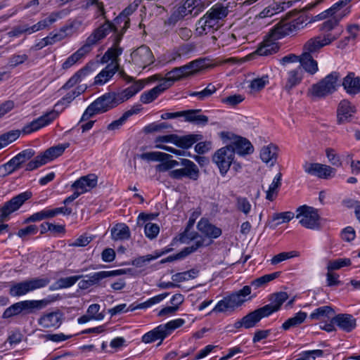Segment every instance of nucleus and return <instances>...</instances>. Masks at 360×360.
<instances>
[{
    "instance_id": "obj_1",
    "label": "nucleus",
    "mask_w": 360,
    "mask_h": 360,
    "mask_svg": "<svg viewBox=\"0 0 360 360\" xmlns=\"http://www.w3.org/2000/svg\"><path fill=\"white\" fill-rule=\"evenodd\" d=\"M117 92H108L91 103L83 113L80 122L86 121L96 115L102 114L122 103Z\"/></svg>"
},
{
    "instance_id": "obj_2",
    "label": "nucleus",
    "mask_w": 360,
    "mask_h": 360,
    "mask_svg": "<svg viewBox=\"0 0 360 360\" xmlns=\"http://www.w3.org/2000/svg\"><path fill=\"white\" fill-rule=\"evenodd\" d=\"M340 78V74L338 72H332L317 83L314 84L309 89V94L313 98H326L337 91Z\"/></svg>"
},
{
    "instance_id": "obj_3",
    "label": "nucleus",
    "mask_w": 360,
    "mask_h": 360,
    "mask_svg": "<svg viewBox=\"0 0 360 360\" xmlns=\"http://www.w3.org/2000/svg\"><path fill=\"white\" fill-rule=\"evenodd\" d=\"M250 293V286L245 285L240 290L220 300L212 311L217 312H225L229 310L233 311L235 308L243 304L247 300L246 297Z\"/></svg>"
},
{
    "instance_id": "obj_4",
    "label": "nucleus",
    "mask_w": 360,
    "mask_h": 360,
    "mask_svg": "<svg viewBox=\"0 0 360 360\" xmlns=\"http://www.w3.org/2000/svg\"><path fill=\"white\" fill-rule=\"evenodd\" d=\"M50 278L48 277H36L12 285L9 294L12 297H20L35 290L43 288L49 285Z\"/></svg>"
},
{
    "instance_id": "obj_5",
    "label": "nucleus",
    "mask_w": 360,
    "mask_h": 360,
    "mask_svg": "<svg viewBox=\"0 0 360 360\" xmlns=\"http://www.w3.org/2000/svg\"><path fill=\"white\" fill-rule=\"evenodd\" d=\"M69 143H65L46 149L44 152L37 155L33 160L30 161L26 165L25 170H34L54 160L55 158L60 156L64 153L65 150L69 148Z\"/></svg>"
},
{
    "instance_id": "obj_6",
    "label": "nucleus",
    "mask_w": 360,
    "mask_h": 360,
    "mask_svg": "<svg viewBox=\"0 0 360 360\" xmlns=\"http://www.w3.org/2000/svg\"><path fill=\"white\" fill-rule=\"evenodd\" d=\"M184 322V319H178L171 321L166 324L160 325L143 335L142 341L145 343H150L158 340H163L167 336L170 335L174 330L181 327Z\"/></svg>"
},
{
    "instance_id": "obj_7",
    "label": "nucleus",
    "mask_w": 360,
    "mask_h": 360,
    "mask_svg": "<svg viewBox=\"0 0 360 360\" xmlns=\"http://www.w3.org/2000/svg\"><path fill=\"white\" fill-rule=\"evenodd\" d=\"M296 213V218L300 219V223L302 226L309 229L320 228V217L316 209L302 205L297 209Z\"/></svg>"
},
{
    "instance_id": "obj_8",
    "label": "nucleus",
    "mask_w": 360,
    "mask_h": 360,
    "mask_svg": "<svg viewBox=\"0 0 360 360\" xmlns=\"http://www.w3.org/2000/svg\"><path fill=\"white\" fill-rule=\"evenodd\" d=\"M302 20L297 18L292 21L288 22L285 20L279 21L274 27L269 31L268 37L271 40H278L292 32L300 30L302 26Z\"/></svg>"
},
{
    "instance_id": "obj_9",
    "label": "nucleus",
    "mask_w": 360,
    "mask_h": 360,
    "mask_svg": "<svg viewBox=\"0 0 360 360\" xmlns=\"http://www.w3.org/2000/svg\"><path fill=\"white\" fill-rule=\"evenodd\" d=\"M234 150L231 146H226L218 149L212 155V160L218 167L220 174L225 176L234 160Z\"/></svg>"
},
{
    "instance_id": "obj_10",
    "label": "nucleus",
    "mask_w": 360,
    "mask_h": 360,
    "mask_svg": "<svg viewBox=\"0 0 360 360\" xmlns=\"http://www.w3.org/2000/svg\"><path fill=\"white\" fill-rule=\"evenodd\" d=\"M343 30H340L335 34H325L323 37L317 36L309 39L304 45L303 53H311L319 51L324 46L330 44L332 41L336 40L341 35Z\"/></svg>"
},
{
    "instance_id": "obj_11",
    "label": "nucleus",
    "mask_w": 360,
    "mask_h": 360,
    "mask_svg": "<svg viewBox=\"0 0 360 360\" xmlns=\"http://www.w3.org/2000/svg\"><path fill=\"white\" fill-rule=\"evenodd\" d=\"M32 196V192L27 191L14 196L10 200L5 202L0 210V222L2 223L6 221L11 214L18 210Z\"/></svg>"
},
{
    "instance_id": "obj_12",
    "label": "nucleus",
    "mask_w": 360,
    "mask_h": 360,
    "mask_svg": "<svg viewBox=\"0 0 360 360\" xmlns=\"http://www.w3.org/2000/svg\"><path fill=\"white\" fill-rule=\"evenodd\" d=\"M181 165L184 168L174 169L169 172V175L174 179H181L188 177L193 180H197L199 176V169L196 165L188 159H181Z\"/></svg>"
},
{
    "instance_id": "obj_13",
    "label": "nucleus",
    "mask_w": 360,
    "mask_h": 360,
    "mask_svg": "<svg viewBox=\"0 0 360 360\" xmlns=\"http://www.w3.org/2000/svg\"><path fill=\"white\" fill-rule=\"evenodd\" d=\"M126 274L124 269H117L113 271H103L94 273L92 276H86L87 279H83L78 283V286L82 290H86L91 286L97 284L100 281L108 277H115Z\"/></svg>"
},
{
    "instance_id": "obj_14",
    "label": "nucleus",
    "mask_w": 360,
    "mask_h": 360,
    "mask_svg": "<svg viewBox=\"0 0 360 360\" xmlns=\"http://www.w3.org/2000/svg\"><path fill=\"white\" fill-rule=\"evenodd\" d=\"M132 63L140 68L144 69L154 62V56L150 49L142 45L131 54Z\"/></svg>"
},
{
    "instance_id": "obj_15",
    "label": "nucleus",
    "mask_w": 360,
    "mask_h": 360,
    "mask_svg": "<svg viewBox=\"0 0 360 360\" xmlns=\"http://www.w3.org/2000/svg\"><path fill=\"white\" fill-rule=\"evenodd\" d=\"M58 115L59 113L57 110H52L37 119L34 120L30 124L25 125L22 128V132L25 134H28L37 131L52 122L56 117H58Z\"/></svg>"
},
{
    "instance_id": "obj_16",
    "label": "nucleus",
    "mask_w": 360,
    "mask_h": 360,
    "mask_svg": "<svg viewBox=\"0 0 360 360\" xmlns=\"http://www.w3.org/2000/svg\"><path fill=\"white\" fill-rule=\"evenodd\" d=\"M58 115L59 113L57 110H52L37 119L34 120L30 124L25 125L22 128V132L25 134H28L37 131L52 122L56 117H58Z\"/></svg>"
},
{
    "instance_id": "obj_17",
    "label": "nucleus",
    "mask_w": 360,
    "mask_h": 360,
    "mask_svg": "<svg viewBox=\"0 0 360 360\" xmlns=\"http://www.w3.org/2000/svg\"><path fill=\"white\" fill-rule=\"evenodd\" d=\"M303 168L306 173L325 179L334 176L336 172L335 169L330 166L321 163L305 162Z\"/></svg>"
},
{
    "instance_id": "obj_18",
    "label": "nucleus",
    "mask_w": 360,
    "mask_h": 360,
    "mask_svg": "<svg viewBox=\"0 0 360 360\" xmlns=\"http://www.w3.org/2000/svg\"><path fill=\"white\" fill-rule=\"evenodd\" d=\"M58 297L49 296L48 297L40 300H25L19 302L21 312L22 314H29L33 313L35 310L44 308L49 304L56 301Z\"/></svg>"
},
{
    "instance_id": "obj_19",
    "label": "nucleus",
    "mask_w": 360,
    "mask_h": 360,
    "mask_svg": "<svg viewBox=\"0 0 360 360\" xmlns=\"http://www.w3.org/2000/svg\"><path fill=\"white\" fill-rule=\"evenodd\" d=\"M64 320L63 314L56 310L43 314L38 320V323L45 328H58Z\"/></svg>"
},
{
    "instance_id": "obj_20",
    "label": "nucleus",
    "mask_w": 360,
    "mask_h": 360,
    "mask_svg": "<svg viewBox=\"0 0 360 360\" xmlns=\"http://www.w3.org/2000/svg\"><path fill=\"white\" fill-rule=\"evenodd\" d=\"M350 8L351 6L346 8L340 14L324 21L319 25V30L326 34H335L340 29L342 30V27H339V22L342 18L350 13Z\"/></svg>"
},
{
    "instance_id": "obj_21",
    "label": "nucleus",
    "mask_w": 360,
    "mask_h": 360,
    "mask_svg": "<svg viewBox=\"0 0 360 360\" xmlns=\"http://www.w3.org/2000/svg\"><path fill=\"white\" fill-rule=\"evenodd\" d=\"M355 112V107L348 100H342L337 109L338 123L342 124L349 122Z\"/></svg>"
},
{
    "instance_id": "obj_22",
    "label": "nucleus",
    "mask_w": 360,
    "mask_h": 360,
    "mask_svg": "<svg viewBox=\"0 0 360 360\" xmlns=\"http://www.w3.org/2000/svg\"><path fill=\"white\" fill-rule=\"evenodd\" d=\"M111 32H113L111 22L107 20L88 37L85 43L92 49L94 45H95L99 40L105 37Z\"/></svg>"
},
{
    "instance_id": "obj_23",
    "label": "nucleus",
    "mask_w": 360,
    "mask_h": 360,
    "mask_svg": "<svg viewBox=\"0 0 360 360\" xmlns=\"http://www.w3.org/2000/svg\"><path fill=\"white\" fill-rule=\"evenodd\" d=\"M288 299V295L286 292H278L270 295L269 301L271 303L264 305L263 309L265 310L268 316L274 312L278 311L282 304Z\"/></svg>"
},
{
    "instance_id": "obj_24",
    "label": "nucleus",
    "mask_w": 360,
    "mask_h": 360,
    "mask_svg": "<svg viewBox=\"0 0 360 360\" xmlns=\"http://www.w3.org/2000/svg\"><path fill=\"white\" fill-rule=\"evenodd\" d=\"M121 40L122 35H116L114 37L112 46L108 49L101 58V62L103 63H108L111 60V63L115 62L117 64H119L118 57L123 51L122 48L119 46Z\"/></svg>"
},
{
    "instance_id": "obj_25",
    "label": "nucleus",
    "mask_w": 360,
    "mask_h": 360,
    "mask_svg": "<svg viewBox=\"0 0 360 360\" xmlns=\"http://www.w3.org/2000/svg\"><path fill=\"white\" fill-rule=\"evenodd\" d=\"M332 323L347 333L352 331L356 326V319L349 314H338L332 319Z\"/></svg>"
},
{
    "instance_id": "obj_26",
    "label": "nucleus",
    "mask_w": 360,
    "mask_h": 360,
    "mask_svg": "<svg viewBox=\"0 0 360 360\" xmlns=\"http://www.w3.org/2000/svg\"><path fill=\"white\" fill-rule=\"evenodd\" d=\"M198 26L197 30H199L200 34H207L211 30L217 31L221 25L219 20L207 13L198 20Z\"/></svg>"
},
{
    "instance_id": "obj_27",
    "label": "nucleus",
    "mask_w": 360,
    "mask_h": 360,
    "mask_svg": "<svg viewBox=\"0 0 360 360\" xmlns=\"http://www.w3.org/2000/svg\"><path fill=\"white\" fill-rule=\"evenodd\" d=\"M228 146L232 147L234 150V154L236 153L242 156L252 154L254 152V147L250 141L241 136H237L236 139Z\"/></svg>"
},
{
    "instance_id": "obj_28",
    "label": "nucleus",
    "mask_w": 360,
    "mask_h": 360,
    "mask_svg": "<svg viewBox=\"0 0 360 360\" xmlns=\"http://www.w3.org/2000/svg\"><path fill=\"white\" fill-rule=\"evenodd\" d=\"M98 177L94 174H89L86 176L80 177L75 181L71 186L72 189L80 190L83 193L89 189L96 187L97 185Z\"/></svg>"
},
{
    "instance_id": "obj_29",
    "label": "nucleus",
    "mask_w": 360,
    "mask_h": 360,
    "mask_svg": "<svg viewBox=\"0 0 360 360\" xmlns=\"http://www.w3.org/2000/svg\"><path fill=\"white\" fill-rule=\"evenodd\" d=\"M95 65L94 62H89L84 68L77 71L72 76L67 82L60 88V90H68L80 82L82 78L94 70L93 67Z\"/></svg>"
},
{
    "instance_id": "obj_30",
    "label": "nucleus",
    "mask_w": 360,
    "mask_h": 360,
    "mask_svg": "<svg viewBox=\"0 0 360 360\" xmlns=\"http://www.w3.org/2000/svg\"><path fill=\"white\" fill-rule=\"evenodd\" d=\"M197 228L200 232L210 239L217 238L222 233L220 228L210 223L209 221L205 219H201L198 221Z\"/></svg>"
},
{
    "instance_id": "obj_31",
    "label": "nucleus",
    "mask_w": 360,
    "mask_h": 360,
    "mask_svg": "<svg viewBox=\"0 0 360 360\" xmlns=\"http://www.w3.org/2000/svg\"><path fill=\"white\" fill-rule=\"evenodd\" d=\"M303 77V71L301 67H295L288 71L285 78L284 89L290 91L292 88L298 85Z\"/></svg>"
},
{
    "instance_id": "obj_32",
    "label": "nucleus",
    "mask_w": 360,
    "mask_h": 360,
    "mask_svg": "<svg viewBox=\"0 0 360 360\" xmlns=\"http://www.w3.org/2000/svg\"><path fill=\"white\" fill-rule=\"evenodd\" d=\"M342 86L349 95H356L360 93V77H356L354 72H349L343 79Z\"/></svg>"
},
{
    "instance_id": "obj_33",
    "label": "nucleus",
    "mask_w": 360,
    "mask_h": 360,
    "mask_svg": "<svg viewBox=\"0 0 360 360\" xmlns=\"http://www.w3.org/2000/svg\"><path fill=\"white\" fill-rule=\"evenodd\" d=\"M118 68L119 64H117L115 62L108 64L95 77L94 84L97 85L104 84L118 71Z\"/></svg>"
},
{
    "instance_id": "obj_34",
    "label": "nucleus",
    "mask_w": 360,
    "mask_h": 360,
    "mask_svg": "<svg viewBox=\"0 0 360 360\" xmlns=\"http://www.w3.org/2000/svg\"><path fill=\"white\" fill-rule=\"evenodd\" d=\"M169 87V84L164 81L153 88L152 89L143 92L140 96V101L143 103L147 104L155 101L159 95Z\"/></svg>"
},
{
    "instance_id": "obj_35",
    "label": "nucleus",
    "mask_w": 360,
    "mask_h": 360,
    "mask_svg": "<svg viewBox=\"0 0 360 360\" xmlns=\"http://www.w3.org/2000/svg\"><path fill=\"white\" fill-rule=\"evenodd\" d=\"M267 316H269L263 307H260L248 313L246 316L243 317L245 323V328L249 329L256 326L262 319Z\"/></svg>"
},
{
    "instance_id": "obj_36",
    "label": "nucleus",
    "mask_w": 360,
    "mask_h": 360,
    "mask_svg": "<svg viewBox=\"0 0 360 360\" xmlns=\"http://www.w3.org/2000/svg\"><path fill=\"white\" fill-rule=\"evenodd\" d=\"M91 48L86 43L79 48L76 52L69 56L65 61L63 63V69L67 70L75 65L77 62L84 58L89 53L91 52Z\"/></svg>"
},
{
    "instance_id": "obj_37",
    "label": "nucleus",
    "mask_w": 360,
    "mask_h": 360,
    "mask_svg": "<svg viewBox=\"0 0 360 360\" xmlns=\"http://www.w3.org/2000/svg\"><path fill=\"white\" fill-rule=\"evenodd\" d=\"M299 63L300 65L297 66L310 75H314L319 70L317 61L309 53H302Z\"/></svg>"
},
{
    "instance_id": "obj_38",
    "label": "nucleus",
    "mask_w": 360,
    "mask_h": 360,
    "mask_svg": "<svg viewBox=\"0 0 360 360\" xmlns=\"http://www.w3.org/2000/svg\"><path fill=\"white\" fill-rule=\"evenodd\" d=\"M141 110V105H135L131 109L126 111L123 113V115L118 119L110 124H109L107 127L108 130L113 131L120 129L128 120L131 116L138 114Z\"/></svg>"
},
{
    "instance_id": "obj_39",
    "label": "nucleus",
    "mask_w": 360,
    "mask_h": 360,
    "mask_svg": "<svg viewBox=\"0 0 360 360\" xmlns=\"http://www.w3.org/2000/svg\"><path fill=\"white\" fill-rule=\"evenodd\" d=\"M278 150V146L273 143L264 146L260 151L262 160L265 163L270 162L271 166H273L277 160Z\"/></svg>"
},
{
    "instance_id": "obj_40",
    "label": "nucleus",
    "mask_w": 360,
    "mask_h": 360,
    "mask_svg": "<svg viewBox=\"0 0 360 360\" xmlns=\"http://www.w3.org/2000/svg\"><path fill=\"white\" fill-rule=\"evenodd\" d=\"M186 65H183L179 68H175L166 75V78L164 79L165 82L169 84V87L173 84L175 81H177L183 77L191 75Z\"/></svg>"
},
{
    "instance_id": "obj_41",
    "label": "nucleus",
    "mask_w": 360,
    "mask_h": 360,
    "mask_svg": "<svg viewBox=\"0 0 360 360\" xmlns=\"http://www.w3.org/2000/svg\"><path fill=\"white\" fill-rule=\"evenodd\" d=\"M200 112V109L184 110L183 117H185V120L187 122L205 125L209 121L208 117L204 115H198Z\"/></svg>"
},
{
    "instance_id": "obj_42",
    "label": "nucleus",
    "mask_w": 360,
    "mask_h": 360,
    "mask_svg": "<svg viewBox=\"0 0 360 360\" xmlns=\"http://www.w3.org/2000/svg\"><path fill=\"white\" fill-rule=\"evenodd\" d=\"M145 83L143 80H138L134 82L130 86L122 90V91L117 92L122 102H124L133 97L136 94L143 89Z\"/></svg>"
},
{
    "instance_id": "obj_43",
    "label": "nucleus",
    "mask_w": 360,
    "mask_h": 360,
    "mask_svg": "<svg viewBox=\"0 0 360 360\" xmlns=\"http://www.w3.org/2000/svg\"><path fill=\"white\" fill-rule=\"evenodd\" d=\"M202 136L200 134H188L186 136H178L176 139L175 145L177 147L188 149L191 148L195 143L201 140Z\"/></svg>"
},
{
    "instance_id": "obj_44",
    "label": "nucleus",
    "mask_w": 360,
    "mask_h": 360,
    "mask_svg": "<svg viewBox=\"0 0 360 360\" xmlns=\"http://www.w3.org/2000/svg\"><path fill=\"white\" fill-rule=\"evenodd\" d=\"M210 0H186L184 4L183 9L191 8L189 13L191 15H196L200 12L205 6L210 4Z\"/></svg>"
},
{
    "instance_id": "obj_45",
    "label": "nucleus",
    "mask_w": 360,
    "mask_h": 360,
    "mask_svg": "<svg viewBox=\"0 0 360 360\" xmlns=\"http://www.w3.org/2000/svg\"><path fill=\"white\" fill-rule=\"evenodd\" d=\"M111 236L114 240L129 239L130 238L129 229L125 224L118 223L111 229Z\"/></svg>"
},
{
    "instance_id": "obj_46",
    "label": "nucleus",
    "mask_w": 360,
    "mask_h": 360,
    "mask_svg": "<svg viewBox=\"0 0 360 360\" xmlns=\"http://www.w3.org/2000/svg\"><path fill=\"white\" fill-rule=\"evenodd\" d=\"M130 25L129 19H125L124 17H122L121 15L117 16L114 21L111 22V25L113 29V37L116 35H122L123 36L124 33L129 28Z\"/></svg>"
},
{
    "instance_id": "obj_47",
    "label": "nucleus",
    "mask_w": 360,
    "mask_h": 360,
    "mask_svg": "<svg viewBox=\"0 0 360 360\" xmlns=\"http://www.w3.org/2000/svg\"><path fill=\"white\" fill-rule=\"evenodd\" d=\"M278 49L279 46L275 43V40H271L268 37V39L256 50L255 53L259 56H266L276 53Z\"/></svg>"
},
{
    "instance_id": "obj_48",
    "label": "nucleus",
    "mask_w": 360,
    "mask_h": 360,
    "mask_svg": "<svg viewBox=\"0 0 360 360\" xmlns=\"http://www.w3.org/2000/svg\"><path fill=\"white\" fill-rule=\"evenodd\" d=\"M202 247V241H199L196 244H193L191 246L184 248L179 253L170 255L166 258L168 262H174L175 260L181 259L189 255L190 254L195 252L198 249Z\"/></svg>"
},
{
    "instance_id": "obj_49",
    "label": "nucleus",
    "mask_w": 360,
    "mask_h": 360,
    "mask_svg": "<svg viewBox=\"0 0 360 360\" xmlns=\"http://www.w3.org/2000/svg\"><path fill=\"white\" fill-rule=\"evenodd\" d=\"M186 239L190 240H195L194 244H196L199 241H202V246H208L212 243V240H209L207 241L205 238L199 235L198 233L190 232L188 229H186L180 236V240L182 243H186Z\"/></svg>"
},
{
    "instance_id": "obj_50",
    "label": "nucleus",
    "mask_w": 360,
    "mask_h": 360,
    "mask_svg": "<svg viewBox=\"0 0 360 360\" xmlns=\"http://www.w3.org/2000/svg\"><path fill=\"white\" fill-rule=\"evenodd\" d=\"M307 314L306 312L304 311H299L295 315L287 319L283 324L281 328L287 330L290 329V328L297 327L302 324L305 319H307Z\"/></svg>"
},
{
    "instance_id": "obj_51",
    "label": "nucleus",
    "mask_w": 360,
    "mask_h": 360,
    "mask_svg": "<svg viewBox=\"0 0 360 360\" xmlns=\"http://www.w3.org/2000/svg\"><path fill=\"white\" fill-rule=\"evenodd\" d=\"M217 91L216 86L212 83H209L206 88L199 91H190L188 96L197 97L200 101H204L210 97Z\"/></svg>"
},
{
    "instance_id": "obj_52",
    "label": "nucleus",
    "mask_w": 360,
    "mask_h": 360,
    "mask_svg": "<svg viewBox=\"0 0 360 360\" xmlns=\"http://www.w3.org/2000/svg\"><path fill=\"white\" fill-rule=\"evenodd\" d=\"M281 271H276L269 274H265L261 277H259L251 282V285L255 289L259 288L269 282L278 278L281 275Z\"/></svg>"
},
{
    "instance_id": "obj_53",
    "label": "nucleus",
    "mask_w": 360,
    "mask_h": 360,
    "mask_svg": "<svg viewBox=\"0 0 360 360\" xmlns=\"http://www.w3.org/2000/svg\"><path fill=\"white\" fill-rule=\"evenodd\" d=\"M335 313L330 306H323L316 309L309 316L312 320H320L323 318H329L330 314Z\"/></svg>"
},
{
    "instance_id": "obj_54",
    "label": "nucleus",
    "mask_w": 360,
    "mask_h": 360,
    "mask_svg": "<svg viewBox=\"0 0 360 360\" xmlns=\"http://www.w3.org/2000/svg\"><path fill=\"white\" fill-rule=\"evenodd\" d=\"M282 174L278 172L274 177L272 183L269 186V190L266 191V198L270 201H273L277 195V190L281 185Z\"/></svg>"
},
{
    "instance_id": "obj_55",
    "label": "nucleus",
    "mask_w": 360,
    "mask_h": 360,
    "mask_svg": "<svg viewBox=\"0 0 360 360\" xmlns=\"http://www.w3.org/2000/svg\"><path fill=\"white\" fill-rule=\"evenodd\" d=\"M171 249L165 250L160 253H157L156 255L153 256L152 255H147L145 256H141L135 258L132 260L131 264L133 266H135L136 267H142L147 262H149L153 259H157L158 257L162 256V255L167 253L170 251Z\"/></svg>"
},
{
    "instance_id": "obj_56",
    "label": "nucleus",
    "mask_w": 360,
    "mask_h": 360,
    "mask_svg": "<svg viewBox=\"0 0 360 360\" xmlns=\"http://www.w3.org/2000/svg\"><path fill=\"white\" fill-rule=\"evenodd\" d=\"M140 158L142 160L148 161H164L172 158V156L169 154L165 153L162 152H147L140 155Z\"/></svg>"
},
{
    "instance_id": "obj_57",
    "label": "nucleus",
    "mask_w": 360,
    "mask_h": 360,
    "mask_svg": "<svg viewBox=\"0 0 360 360\" xmlns=\"http://www.w3.org/2000/svg\"><path fill=\"white\" fill-rule=\"evenodd\" d=\"M73 25L72 24L69 25H65L62 27L60 29V31L58 33L53 34L52 32L49 34L48 37L49 38V40L51 41V44L60 41L62 39H65L68 35H71L72 32H67L68 31H71L72 30Z\"/></svg>"
},
{
    "instance_id": "obj_58",
    "label": "nucleus",
    "mask_w": 360,
    "mask_h": 360,
    "mask_svg": "<svg viewBox=\"0 0 360 360\" xmlns=\"http://www.w3.org/2000/svg\"><path fill=\"white\" fill-rule=\"evenodd\" d=\"M207 13L220 20L228 15V6H225L222 4H216Z\"/></svg>"
},
{
    "instance_id": "obj_59",
    "label": "nucleus",
    "mask_w": 360,
    "mask_h": 360,
    "mask_svg": "<svg viewBox=\"0 0 360 360\" xmlns=\"http://www.w3.org/2000/svg\"><path fill=\"white\" fill-rule=\"evenodd\" d=\"M20 130H11L0 135V149L15 141L20 134Z\"/></svg>"
},
{
    "instance_id": "obj_60",
    "label": "nucleus",
    "mask_w": 360,
    "mask_h": 360,
    "mask_svg": "<svg viewBox=\"0 0 360 360\" xmlns=\"http://www.w3.org/2000/svg\"><path fill=\"white\" fill-rule=\"evenodd\" d=\"M352 264L351 259L349 258H340L329 261L327 266L328 271L338 270L344 266H349Z\"/></svg>"
},
{
    "instance_id": "obj_61",
    "label": "nucleus",
    "mask_w": 360,
    "mask_h": 360,
    "mask_svg": "<svg viewBox=\"0 0 360 360\" xmlns=\"http://www.w3.org/2000/svg\"><path fill=\"white\" fill-rule=\"evenodd\" d=\"M198 270L192 269L184 272L177 273L172 276V279L174 282H181L195 278L198 274Z\"/></svg>"
},
{
    "instance_id": "obj_62",
    "label": "nucleus",
    "mask_w": 360,
    "mask_h": 360,
    "mask_svg": "<svg viewBox=\"0 0 360 360\" xmlns=\"http://www.w3.org/2000/svg\"><path fill=\"white\" fill-rule=\"evenodd\" d=\"M20 167L21 165L19 164V162H18L13 157L7 163L3 165L1 167L0 172H2L3 176H6L18 170Z\"/></svg>"
},
{
    "instance_id": "obj_63",
    "label": "nucleus",
    "mask_w": 360,
    "mask_h": 360,
    "mask_svg": "<svg viewBox=\"0 0 360 360\" xmlns=\"http://www.w3.org/2000/svg\"><path fill=\"white\" fill-rule=\"evenodd\" d=\"M299 253L296 251L283 252L274 256L271 259V264L272 265H276L285 260L297 257Z\"/></svg>"
},
{
    "instance_id": "obj_64",
    "label": "nucleus",
    "mask_w": 360,
    "mask_h": 360,
    "mask_svg": "<svg viewBox=\"0 0 360 360\" xmlns=\"http://www.w3.org/2000/svg\"><path fill=\"white\" fill-rule=\"evenodd\" d=\"M236 206L238 211L242 212L245 215L250 213L251 205L246 198L236 196Z\"/></svg>"
}]
</instances>
